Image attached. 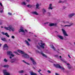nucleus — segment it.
Instances as JSON below:
<instances>
[{"mask_svg": "<svg viewBox=\"0 0 75 75\" xmlns=\"http://www.w3.org/2000/svg\"><path fill=\"white\" fill-rule=\"evenodd\" d=\"M54 67H55L56 68H59L60 69H63V70H64V68H63V67H61L59 64H54Z\"/></svg>", "mask_w": 75, "mask_h": 75, "instance_id": "7ed1b4c3", "label": "nucleus"}, {"mask_svg": "<svg viewBox=\"0 0 75 75\" xmlns=\"http://www.w3.org/2000/svg\"><path fill=\"white\" fill-rule=\"evenodd\" d=\"M2 21H3L2 20L0 19V24H2Z\"/></svg>", "mask_w": 75, "mask_h": 75, "instance_id": "473e14b6", "label": "nucleus"}, {"mask_svg": "<svg viewBox=\"0 0 75 75\" xmlns=\"http://www.w3.org/2000/svg\"><path fill=\"white\" fill-rule=\"evenodd\" d=\"M25 31H26V32H27V30H25Z\"/></svg>", "mask_w": 75, "mask_h": 75, "instance_id": "13d9d810", "label": "nucleus"}, {"mask_svg": "<svg viewBox=\"0 0 75 75\" xmlns=\"http://www.w3.org/2000/svg\"><path fill=\"white\" fill-rule=\"evenodd\" d=\"M3 9H4V7H3L1 8H0V13H3Z\"/></svg>", "mask_w": 75, "mask_h": 75, "instance_id": "f3484780", "label": "nucleus"}, {"mask_svg": "<svg viewBox=\"0 0 75 75\" xmlns=\"http://www.w3.org/2000/svg\"><path fill=\"white\" fill-rule=\"evenodd\" d=\"M59 58H60V59L63 62H66L65 61V60L64 59H62L61 58H62V57L61 56H59Z\"/></svg>", "mask_w": 75, "mask_h": 75, "instance_id": "6ab92c4d", "label": "nucleus"}, {"mask_svg": "<svg viewBox=\"0 0 75 75\" xmlns=\"http://www.w3.org/2000/svg\"><path fill=\"white\" fill-rule=\"evenodd\" d=\"M42 10L43 11L44 14L46 12V10L45 9H43Z\"/></svg>", "mask_w": 75, "mask_h": 75, "instance_id": "c85d7f7f", "label": "nucleus"}, {"mask_svg": "<svg viewBox=\"0 0 75 75\" xmlns=\"http://www.w3.org/2000/svg\"><path fill=\"white\" fill-rule=\"evenodd\" d=\"M63 23H64V24H69V22L66 21H63Z\"/></svg>", "mask_w": 75, "mask_h": 75, "instance_id": "4be33fe9", "label": "nucleus"}, {"mask_svg": "<svg viewBox=\"0 0 75 75\" xmlns=\"http://www.w3.org/2000/svg\"><path fill=\"white\" fill-rule=\"evenodd\" d=\"M25 64H27V65H30V64L28 63H27L26 62V63Z\"/></svg>", "mask_w": 75, "mask_h": 75, "instance_id": "09e8293b", "label": "nucleus"}, {"mask_svg": "<svg viewBox=\"0 0 75 75\" xmlns=\"http://www.w3.org/2000/svg\"><path fill=\"white\" fill-rule=\"evenodd\" d=\"M7 54L8 55H9V56H11V57H13L14 56V55L13 54L12 52L10 51H8L7 52Z\"/></svg>", "mask_w": 75, "mask_h": 75, "instance_id": "423d86ee", "label": "nucleus"}, {"mask_svg": "<svg viewBox=\"0 0 75 75\" xmlns=\"http://www.w3.org/2000/svg\"><path fill=\"white\" fill-rule=\"evenodd\" d=\"M0 5H1V6L3 7V5L2 4V3H1V2H0Z\"/></svg>", "mask_w": 75, "mask_h": 75, "instance_id": "37998d69", "label": "nucleus"}, {"mask_svg": "<svg viewBox=\"0 0 75 75\" xmlns=\"http://www.w3.org/2000/svg\"><path fill=\"white\" fill-rule=\"evenodd\" d=\"M24 72V70H21L19 71L18 72L19 73H23Z\"/></svg>", "mask_w": 75, "mask_h": 75, "instance_id": "bb28decb", "label": "nucleus"}, {"mask_svg": "<svg viewBox=\"0 0 75 75\" xmlns=\"http://www.w3.org/2000/svg\"><path fill=\"white\" fill-rule=\"evenodd\" d=\"M35 37H36V36H35Z\"/></svg>", "mask_w": 75, "mask_h": 75, "instance_id": "0e129e2a", "label": "nucleus"}, {"mask_svg": "<svg viewBox=\"0 0 75 75\" xmlns=\"http://www.w3.org/2000/svg\"><path fill=\"white\" fill-rule=\"evenodd\" d=\"M18 31L19 33H21V32L22 33V35H25V33L24 31V29H23V28H21Z\"/></svg>", "mask_w": 75, "mask_h": 75, "instance_id": "20e7f679", "label": "nucleus"}, {"mask_svg": "<svg viewBox=\"0 0 75 75\" xmlns=\"http://www.w3.org/2000/svg\"><path fill=\"white\" fill-rule=\"evenodd\" d=\"M36 51L37 52L39 53V54H41L42 55V56H43V57H45V58H47V56L44 54V53H42V52H40L38 51L37 50H36Z\"/></svg>", "mask_w": 75, "mask_h": 75, "instance_id": "6e6552de", "label": "nucleus"}, {"mask_svg": "<svg viewBox=\"0 0 75 75\" xmlns=\"http://www.w3.org/2000/svg\"><path fill=\"white\" fill-rule=\"evenodd\" d=\"M37 48H38L39 49H40V47L38 46H37Z\"/></svg>", "mask_w": 75, "mask_h": 75, "instance_id": "a18cd8bd", "label": "nucleus"}, {"mask_svg": "<svg viewBox=\"0 0 75 75\" xmlns=\"http://www.w3.org/2000/svg\"><path fill=\"white\" fill-rule=\"evenodd\" d=\"M57 36L60 40H64V37L63 36L60 35H58Z\"/></svg>", "mask_w": 75, "mask_h": 75, "instance_id": "2eb2a0df", "label": "nucleus"}, {"mask_svg": "<svg viewBox=\"0 0 75 75\" xmlns=\"http://www.w3.org/2000/svg\"><path fill=\"white\" fill-rule=\"evenodd\" d=\"M11 0V1H13V0Z\"/></svg>", "mask_w": 75, "mask_h": 75, "instance_id": "680f3d73", "label": "nucleus"}, {"mask_svg": "<svg viewBox=\"0 0 75 75\" xmlns=\"http://www.w3.org/2000/svg\"><path fill=\"white\" fill-rule=\"evenodd\" d=\"M40 71H41V70L39 69V70L38 71V72L39 74H40V75H42V74L40 72Z\"/></svg>", "mask_w": 75, "mask_h": 75, "instance_id": "cd10ccee", "label": "nucleus"}, {"mask_svg": "<svg viewBox=\"0 0 75 75\" xmlns=\"http://www.w3.org/2000/svg\"><path fill=\"white\" fill-rule=\"evenodd\" d=\"M4 28L6 30H9V31H14V30H15L14 28H13L11 25H9L8 27H4Z\"/></svg>", "mask_w": 75, "mask_h": 75, "instance_id": "f03ea898", "label": "nucleus"}, {"mask_svg": "<svg viewBox=\"0 0 75 75\" xmlns=\"http://www.w3.org/2000/svg\"><path fill=\"white\" fill-rule=\"evenodd\" d=\"M0 31H1V30H0V32H0Z\"/></svg>", "mask_w": 75, "mask_h": 75, "instance_id": "69168bd1", "label": "nucleus"}, {"mask_svg": "<svg viewBox=\"0 0 75 75\" xmlns=\"http://www.w3.org/2000/svg\"><path fill=\"white\" fill-rule=\"evenodd\" d=\"M21 4L23 6H25L26 5V3H25V2L23 1L22 3Z\"/></svg>", "mask_w": 75, "mask_h": 75, "instance_id": "412c9836", "label": "nucleus"}, {"mask_svg": "<svg viewBox=\"0 0 75 75\" xmlns=\"http://www.w3.org/2000/svg\"><path fill=\"white\" fill-rule=\"evenodd\" d=\"M16 61V59H12L11 61V63H13V62H14L15 61Z\"/></svg>", "mask_w": 75, "mask_h": 75, "instance_id": "aec40b11", "label": "nucleus"}, {"mask_svg": "<svg viewBox=\"0 0 75 75\" xmlns=\"http://www.w3.org/2000/svg\"><path fill=\"white\" fill-rule=\"evenodd\" d=\"M27 7H32V6L30 5H27Z\"/></svg>", "mask_w": 75, "mask_h": 75, "instance_id": "72a5a7b5", "label": "nucleus"}, {"mask_svg": "<svg viewBox=\"0 0 75 75\" xmlns=\"http://www.w3.org/2000/svg\"><path fill=\"white\" fill-rule=\"evenodd\" d=\"M38 44L42 48H43V49L44 48V46H45V44L42 42L40 43V44L39 43Z\"/></svg>", "mask_w": 75, "mask_h": 75, "instance_id": "1a4fd4ad", "label": "nucleus"}, {"mask_svg": "<svg viewBox=\"0 0 75 75\" xmlns=\"http://www.w3.org/2000/svg\"><path fill=\"white\" fill-rule=\"evenodd\" d=\"M52 4H50L49 5V7L48 8V10H52Z\"/></svg>", "mask_w": 75, "mask_h": 75, "instance_id": "ddd939ff", "label": "nucleus"}, {"mask_svg": "<svg viewBox=\"0 0 75 75\" xmlns=\"http://www.w3.org/2000/svg\"><path fill=\"white\" fill-rule=\"evenodd\" d=\"M25 75H27V74H25Z\"/></svg>", "mask_w": 75, "mask_h": 75, "instance_id": "774afa93", "label": "nucleus"}, {"mask_svg": "<svg viewBox=\"0 0 75 75\" xmlns=\"http://www.w3.org/2000/svg\"><path fill=\"white\" fill-rule=\"evenodd\" d=\"M51 48H52V49H53L54 50H55V48L53 46H52L51 47Z\"/></svg>", "mask_w": 75, "mask_h": 75, "instance_id": "58836bf2", "label": "nucleus"}, {"mask_svg": "<svg viewBox=\"0 0 75 75\" xmlns=\"http://www.w3.org/2000/svg\"><path fill=\"white\" fill-rule=\"evenodd\" d=\"M29 33H31V32H29Z\"/></svg>", "mask_w": 75, "mask_h": 75, "instance_id": "bf43d9fd", "label": "nucleus"}, {"mask_svg": "<svg viewBox=\"0 0 75 75\" xmlns=\"http://www.w3.org/2000/svg\"><path fill=\"white\" fill-rule=\"evenodd\" d=\"M17 51L18 52H19V53H21V54H23L22 55V57H23V58H29L30 56H29L28 54L25 53L24 52L19 50H18Z\"/></svg>", "mask_w": 75, "mask_h": 75, "instance_id": "f257e3e1", "label": "nucleus"}, {"mask_svg": "<svg viewBox=\"0 0 75 75\" xmlns=\"http://www.w3.org/2000/svg\"><path fill=\"white\" fill-rule=\"evenodd\" d=\"M14 53H15L16 54H17V55H19V54L17 53V52H14Z\"/></svg>", "mask_w": 75, "mask_h": 75, "instance_id": "c9c22d12", "label": "nucleus"}, {"mask_svg": "<svg viewBox=\"0 0 75 75\" xmlns=\"http://www.w3.org/2000/svg\"><path fill=\"white\" fill-rule=\"evenodd\" d=\"M74 44H75V43H74Z\"/></svg>", "mask_w": 75, "mask_h": 75, "instance_id": "338daca9", "label": "nucleus"}, {"mask_svg": "<svg viewBox=\"0 0 75 75\" xmlns=\"http://www.w3.org/2000/svg\"><path fill=\"white\" fill-rule=\"evenodd\" d=\"M22 61L23 62H24V63H25V64L26 63V62L24 60H23Z\"/></svg>", "mask_w": 75, "mask_h": 75, "instance_id": "8fccbe9b", "label": "nucleus"}, {"mask_svg": "<svg viewBox=\"0 0 75 75\" xmlns=\"http://www.w3.org/2000/svg\"><path fill=\"white\" fill-rule=\"evenodd\" d=\"M68 57H69V58H71V57L69 55H68Z\"/></svg>", "mask_w": 75, "mask_h": 75, "instance_id": "de8ad7c7", "label": "nucleus"}, {"mask_svg": "<svg viewBox=\"0 0 75 75\" xmlns=\"http://www.w3.org/2000/svg\"><path fill=\"white\" fill-rule=\"evenodd\" d=\"M11 37L13 39H14L15 38V37L14 36H12Z\"/></svg>", "mask_w": 75, "mask_h": 75, "instance_id": "a19ab883", "label": "nucleus"}, {"mask_svg": "<svg viewBox=\"0 0 75 75\" xmlns=\"http://www.w3.org/2000/svg\"><path fill=\"white\" fill-rule=\"evenodd\" d=\"M12 57H10V58L11 59L12 58Z\"/></svg>", "mask_w": 75, "mask_h": 75, "instance_id": "6e6d98bb", "label": "nucleus"}, {"mask_svg": "<svg viewBox=\"0 0 75 75\" xmlns=\"http://www.w3.org/2000/svg\"><path fill=\"white\" fill-rule=\"evenodd\" d=\"M32 13L33 14H35V15H38V14L37 13V12L35 11L32 12Z\"/></svg>", "mask_w": 75, "mask_h": 75, "instance_id": "a211bd4d", "label": "nucleus"}, {"mask_svg": "<svg viewBox=\"0 0 75 75\" xmlns=\"http://www.w3.org/2000/svg\"><path fill=\"white\" fill-rule=\"evenodd\" d=\"M25 42L26 44H27V45H30V44L29 43V42H28L27 40H25Z\"/></svg>", "mask_w": 75, "mask_h": 75, "instance_id": "b1692460", "label": "nucleus"}, {"mask_svg": "<svg viewBox=\"0 0 75 75\" xmlns=\"http://www.w3.org/2000/svg\"><path fill=\"white\" fill-rule=\"evenodd\" d=\"M8 15H10V16H11V15H12V13L10 12H8Z\"/></svg>", "mask_w": 75, "mask_h": 75, "instance_id": "ea45409f", "label": "nucleus"}, {"mask_svg": "<svg viewBox=\"0 0 75 75\" xmlns=\"http://www.w3.org/2000/svg\"><path fill=\"white\" fill-rule=\"evenodd\" d=\"M26 1L27 2H30V0H26Z\"/></svg>", "mask_w": 75, "mask_h": 75, "instance_id": "49530a36", "label": "nucleus"}, {"mask_svg": "<svg viewBox=\"0 0 75 75\" xmlns=\"http://www.w3.org/2000/svg\"><path fill=\"white\" fill-rule=\"evenodd\" d=\"M4 62H7L8 61L6 59H4Z\"/></svg>", "mask_w": 75, "mask_h": 75, "instance_id": "2f4dec72", "label": "nucleus"}, {"mask_svg": "<svg viewBox=\"0 0 75 75\" xmlns=\"http://www.w3.org/2000/svg\"><path fill=\"white\" fill-rule=\"evenodd\" d=\"M3 73L4 75H10V73L7 72V70L6 69L3 70Z\"/></svg>", "mask_w": 75, "mask_h": 75, "instance_id": "39448f33", "label": "nucleus"}, {"mask_svg": "<svg viewBox=\"0 0 75 75\" xmlns=\"http://www.w3.org/2000/svg\"><path fill=\"white\" fill-rule=\"evenodd\" d=\"M28 41H30V39H28Z\"/></svg>", "mask_w": 75, "mask_h": 75, "instance_id": "603ef678", "label": "nucleus"}, {"mask_svg": "<svg viewBox=\"0 0 75 75\" xmlns=\"http://www.w3.org/2000/svg\"><path fill=\"white\" fill-rule=\"evenodd\" d=\"M33 69H35V68L33 67Z\"/></svg>", "mask_w": 75, "mask_h": 75, "instance_id": "e2e57ef3", "label": "nucleus"}, {"mask_svg": "<svg viewBox=\"0 0 75 75\" xmlns=\"http://www.w3.org/2000/svg\"><path fill=\"white\" fill-rule=\"evenodd\" d=\"M64 1H60L59 2V3H64Z\"/></svg>", "mask_w": 75, "mask_h": 75, "instance_id": "f704fd0d", "label": "nucleus"}, {"mask_svg": "<svg viewBox=\"0 0 75 75\" xmlns=\"http://www.w3.org/2000/svg\"><path fill=\"white\" fill-rule=\"evenodd\" d=\"M8 46H7V45L6 44L4 45L3 47V50H8Z\"/></svg>", "mask_w": 75, "mask_h": 75, "instance_id": "9d476101", "label": "nucleus"}, {"mask_svg": "<svg viewBox=\"0 0 75 75\" xmlns=\"http://www.w3.org/2000/svg\"><path fill=\"white\" fill-rule=\"evenodd\" d=\"M9 66L8 65H5L3 66V67L4 68H8Z\"/></svg>", "mask_w": 75, "mask_h": 75, "instance_id": "5701e85b", "label": "nucleus"}, {"mask_svg": "<svg viewBox=\"0 0 75 75\" xmlns=\"http://www.w3.org/2000/svg\"><path fill=\"white\" fill-rule=\"evenodd\" d=\"M74 16H75V13H72L69 14V17H70V18H71L72 17H73Z\"/></svg>", "mask_w": 75, "mask_h": 75, "instance_id": "4468645a", "label": "nucleus"}, {"mask_svg": "<svg viewBox=\"0 0 75 75\" xmlns=\"http://www.w3.org/2000/svg\"><path fill=\"white\" fill-rule=\"evenodd\" d=\"M66 8H67V7L66 6H63L62 7V9H63L64 10V9H65Z\"/></svg>", "mask_w": 75, "mask_h": 75, "instance_id": "4c0bfd02", "label": "nucleus"}, {"mask_svg": "<svg viewBox=\"0 0 75 75\" xmlns=\"http://www.w3.org/2000/svg\"><path fill=\"white\" fill-rule=\"evenodd\" d=\"M39 6L40 5L39 4H37L36 5V8L39 9V8H38V7H39Z\"/></svg>", "mask_w": 75, "mask_h": 75, "instance_id": "393cba45", "label": "nucleus"}, {"mask_svg": "<svg viewBox=\"0 0 75 75\" xmlns=\"http://www.w3.org/2000/svg\"><path fill=\"white\" fill-rule=\"evenodd\" d=\"M10 39H8V41H10Z\"/></svg>", "mask_w": 75, "mask_h": 75, "instance_id": "4d7b16f0", "label": "nucleus"}, {"mask_svg": "<svg viewBox=\"0 0 75 75\" xmlns=\"http://www.w3.org/2000/svg\"><path fill=\"white\" fill-rule=\"evenodd\" d=\"M57 25L56 23H50L49 24V26L51 27V26H56Z\"/></svg>", "mask_w": 75, "mask_h": 75, "instance_id": "dca6fc26", "label": "nucleus"}, {"mask_svg": "<svg viewBox=\"0 0 75 75\" xmlns=\"http://www.w3.org/2000/svg\"><path fill=\"white\" fill-rule=\"evenodd\" d=\"M54 57L56 58H58V55H54Z\"/></svg>", "mask_w": 75, "mask_h": 75, "instance_id": "79ce46f5", "label": "nucleus"}, {"mask_svg": "<svg viewBox=\"0 0 75 75\" xmlns=\"http://www.w3.org/2000/svg\"><path fill=\"white\" fill-rule=\"evenodd\" d=\"M1 46V44H0V47Z\"/></svg>", "mask_w": 75, "mask_h": 75, "instance_id": "5fc2aeb1", "label": "nucleus"}, {"mask_svg": "<svg viewBox=\"0 0 75 75\" xmlns=\"http://www.w3.org/2000/svg\"><path fill=\"white\" fill-rule=\"evenodd\" d=\"M1 28H3V26H1Z\"/></svg>", "mask_w": 75, "mask_h": 75, "instance_id": "052dcab7", "label": "nucleus"}, {"mask_svg": "<svg viewBox=\"0 0 75 75\" xmlns=\"http://www.w3.org/2000/svg\"><path fill=\"white\" fill-rule=\"evenodd\" d=\"M48 23L46 22V23H45L44 24H48Z\"/></svg>", "mask_w": 75, "mask_h": 75, "instance_id": "3c124183", "label": "nucleus"}, {"mask_svg": "<svg viewBox=\"0 0 75 75\" xmlns=\"http://www.w3.org/2000/svg\"><path fill=\"white\" fill-rule=\"evenodd\" d=\"M2 41H6V39L5 38H2L1 39Z\"/></svg>", "mask_w": 75, "mask_h": 75, "instance_id": "c756f323", "label": "nucleus"}, {"mask_svg": "<svg viewBox=\"0 0 75 75\" xmlns=\"http://www.w3.org/2000/svg\"><path fill=\"white\" fill-rule=\"evenodd\" d=\"M55 75H59V74L58 73H55Z\"/></svg>", "mask_w": 75, "mask_h": 75, "instance_id": "c03bdc74", "label": "nucleus"}, {"mask_svg": "<svg viewBox=\"0 0 75 75\" xmlns=\"http://www.w3.org/2000/svg\"><path fill=\"white\" fill-rule=\"evenodd\" d=\"M48 13L49 14V15H50V13L48 12Z\"/></svg>", "mask_w": 75, "mask_h": 75, "instance_id": "864d4df0", "label": "nucleus"}, {"mask_svg": "<svg viewBox=\"0 0 75 75\" xmlns=\"http://www.w3.org/2000/svg\"><path fill=\"white\" fill-rule=\"evenodd\" d=\"M47 72H48V73L49 74H51V71H50V70H48L47 71Z\"/></svg>", "mask_w": 75, "mask_h": 75, "instance_id": "e433bc0d", "label": "nucleus"}, {"mask_svg": "<svg viewBox=\"0 0 75 75\" xmlns=\"http://www.w3.org/2000/svg\"><path fill=\"white\" fill-rule=\"evenodd\" d=\"M62 30L63 32V33L64 36H68V35L67 34L66 32H65V30H64V29H62Z\"/></svg>", "mask_w": 75, "mask_h": 75, "instance_id": "9b49d317", "label": "nucleus"}, {"mask_svg": "<svg viewBox=\"0 0 75 75\" xmlns=\"http://www.w3.org/2000/svg\"><path fill=\"white\" fill-rule=\"evenodd\" d=\"M72 25V24H71V25H65L64 26V27H67V26H68V27H70V26H71V25Z\"/></svg>", "mask_w": 75, "mask_h": 75, "instance_id": "7c9ffc66", "label": "nucleus"}, {"mask_svg": "<svg viewBox=\"0 0 75 75\" xmlns=\"http://www.w3.org/2000/svg\"><path fill=\"white\" fill-rule=\"evenodd\" d=\"M1 34H2L3 35H6V36L7 37H10V36L8 35V34H7V33H4L2 32H1Z\"/></svg>", "mask_w": 75, "mask_h": 75, "instance_id": "f8f14e48", "label": "nucleus"}, {"mask_svg": "<svg viewBox=\"0 0 75 75\" xmlns=\"http://www.w3.org/2000/svg\"><path fill=\"white\" fill-rule=\"evenodd\" d=\"M30 59L32 61L33 64L34 65H37V63L35 62L34 59L32 57H30Z\"/></svg>", "mask_w": 75, "mask_h": 75, "instance_id": "0eeeda50", "label": "nucleus"}, {"mask_svg": "<svg viewBox=\"0 0 75 75\" xmlns=\"http://www.w3.org/2000/svg\"><path fill=\"white\" fill-rule=\"evenodd\" d=\"M67 65H68V68L69 69H70V68H71V67H70L71 66H70V65H69V63H67Z\"/></svg>", "mask_w": 75, "mask_h": 75, "instance_id": "a878e982", "label": "nucleus"}]
</instances>
